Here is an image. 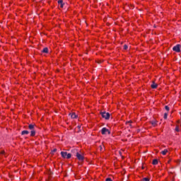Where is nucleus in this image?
<instances>
[{
  "instance_id": "f257e3e1",
  "label": "nucleus",
  "mask_w": 181,
  "mask_h": 181,
  "mask_svg": "<svg viewBox=\"0 0 181 181\" xmlns=\"http://www.w3.org/2000/svg\"><path fill=\"white\" fill-rule=\"evenodd\" d=\"M61 155L64 159H70V158H71V154L68 153L66 151L61 152Z\"/></svg>"
},
{
  "instance_id": "f03ea898",
  "label": "nucleus",
  "mask_w": 181,
  "mask_h": 181,
  "mask_svg": "<svg viewBox=\"0 0 181 181\" xmlns=\"http://www.w3.org/2000/svg\"><path fill=\"white\" fill-rule=\"evenodd\" d=\"M100 114L103 118H105V119H110V115L109 112H102Z\"/></svg>"
},
{
  "instance_id": "7ed1b4c3",
  "label": "nucleus",
  "mask_w": 181,
  "mask_h": 181,
  "mask_svg": "<svg viewBox=\"0 0 181 181\" xmlns=\"http://www.w3.org/2000/svg\"><path fill=\"white\" fill-rule=\"evenodd\" d=\"M180 48H181V45H177L173 47V52H176L177 53H180Z\"/></svg>"
},
{
  "instance_id": "20e7f679",
  "label": "nucleus",
  "mask_w": 181,
  "mask_h": 181,
  "mask_svg": "<svg viewBox=\"0 0 181 181\" xmlns=\"http://www.w3.org/2000/svg\"><path fill=\"white\" fill-rule=\"evenodd\" d=\"M101 134L102 135H106V134H108V135H110V134H111V132H110L108 129L103 127L101 130Z\"/></svg>"
},
{
  "instance_id": "39448f33",
  "label": "nucleus",
  "mask_w": 181,
  "mask_h": 181,
  "mask_svg": "<svg viewBox=\"0 0 181 181\" xmlns=\"http://www.w3.org/2000/svg\"><path fill=\"white\" fill-rule=\"evenodd\" d=\"M76 157L78 158V159H84V153H83V151H78L76 153Z\"/></svg>"
},
{
  "instance_id": "423d86ee",
  "label": "nucleus",
  "mask_w": 181,
  "mask_h": 181,
  "mask_svg": "<svg viewBox=\"0 0 181 181\" xmlns=\"http://www.w3.org/2000/svg\"><path fill=\"white\" fill-rule=\"evenodd\" d=\"M168 153H169V150L166 148V149L160 152V154L165 156V155H166Z\"/></svg>"
},
{
  "instance_id": "0eeeda50",
  "label": "nucleus",
  "mask_w": 181,
  "mask_h": 181,
  "mask_svg": "<svg viewBox=\"0 0 181 181\" xmlns=\"http://www.w3.org/2000/svg\"><path fill=\"white\" fill-rule=\"evenodd\" d=\"M151 124L153 125V127H156V125H158V121L153 120L151 122Z\"/></svg>"
},
{
  "instance_id": "6e6552de",
  "label": "nucleus",
  "mask_w": 181,
  "mask_h": 181,
  "mask_svg": "<svg viewBox=\"0 0 181 181\" xmlns=\"http://www.w3.org/2000/svg\"><path fill=\"white\" fill-rule=\"evenodd\" d=\"M158 163H159V160L158 159H153L152 164L156 165Z\"/></svg>"
},
{
  "instance_id": "1a4fd4ad",
  "label": "nucleus",
  "mask_w": 181,
  "mask_h": 181,
  "mask_svg": "<svg viewBox=\"0 0 181 181\" xmlns=\"http://www.w3.org/2000/svg\"><path fill=\"white\" fill-rule=\"evenodd\" d=\"M28 128H29V129H30V131H33V130H35V125L29 124Z\"/></svg>"
},
{
  "instance_id": "9d476101",
  "label": "nucleus",
  "mask_w": 181,
  "mask_h": 181,
  "mask_svg": "<svg viewBox=\"0 0 181 181\" xmlns=\"http://www.w3.org/2000/svg\"><path fill=\"white\" fill-rule=\"evenodd\" d=\"M58 4L60 6V8H63L64 6L63 0H59Z\"/></svg>"
},
{
  "instance_id": "9b49d317",
  "label": "nucleus",
  "mask_w": 181,
  "mask_h": 181,
  "mask_svg": "<svg viewBox=\"0 0 181 181\" xmlns=\"http://www.w3.org/2000/svg\"><path fill=\"white\" fill-rule=\"evenodd\" d=\"M158 88V84H156L155 82H153L151 84V88Z\"/></svg>"
},
{
  "instance_id": "f8f14e48",
  "label": "nucleus",
  "mask_w": 181,
  "mask_h": 181,
  "mask_svg": "<svg viewBox=\"0 0 181 181\" xmlns=\"http://www.w3.org/2000/svg\"><path fill=\"white\" fill-rule=\"evenodd\" d=\"M29 134V131L24 130L21 132V135H28Z\"/></svg>"
},
{
  "instance_id": "ddd939ff",
  "label": "nucleus",
  "mask_w": 181,
  "mask_h": 181,
  "mask_svg": "<svg viewBox=\"0 0 181 181\" xmlns=\"http://www.w3.org/2000/svg\"><path fill=\"white\" fill-rule=\"evenodd\" d=\"M35 135H36V131L31 130V132H30V136H35Z\"/></svg>"
},
{
  "instance_id": "4468645a",
  "label": "nucleus",
  "mask_w": 181,
  "mask_h": 181,
  "mask_svg": "<svg viewBox=\"0 0 181 181\" xmlns=\"http://www.w3.org/2000/svg\"><path fill=\"white\" fill-rule=\"evenodd\" d=\"M70 115H71V117L73 118V119L77 118V116L76 115V113H71V114H70Z\"/></svg>"
},
{
  "instance_id": "2eb2a0df",
  "label": "nucleus",
  "mask_w": 181,
  "mask_h": 181,
  "mask_svg": "<svg viewBox=\"0 0 181 181\" xmlns=\"http://www.w3.org/2000/svg\"><path fill=\"white\" fill-rule=\"evenodd\" d=\"M48 52H49V49L47 47L44 48L42 50L43 53H47Z\"/></svg>"
},
{
  "instance_id": "dca6fc26",
  "label": "nucleus",
  "mask_w": 181,
  "mask_h": 181,
  "mask_svg": "<svg viewBox=\"0 0 181 181\" xmlns=\"http://www.w3.org/2000/svg\"><path fill=\"white\" fill-rule=\"evenodd\" d=\"M0 155H5V151L0 150Z\"/></svg>"
},
{
  "instance_id": "f3484780",
  "label": "nucleus",
  "mask_w": 181,
  "mask_h": 181,
  "mask_svg": "<svg viewBox=\"0 0 181 181\" xmlns=\"http://www.w3.org/2000/svg\"><path fill=\"white\" fill-rule=\"evenodd\" d=\"M168 119V113H165L164 114V119Z\"/></svg>"
},
{
  "instance_id": "a211bd4d",
  "label": "nucleus",
  "mask_w": 181,
  "mask_h": 181,
  "mask_svg": "<svg viewBox=\"0 0 181 181\" xmlns=\"http://www.w3.org/2000/svg\"><path fill=\"white\" fill-rule=\"evenodd\" d=\"M127 49H128V45H124V50H127Z\"/></svg>"
},
{
  "instance_id": "6ab92c4d",
  "label": "nucleus",
  "mask_w": 181,
  "mask_h": 181,
  "mask_svg": "<svg viewBox=\"0 0 181 181\" xmlns=\"http://www.w3.org/2000/svg\"><path fill=\"white\" fill-rule=\"evenodd\" d=\"M175 131H176L177 132H179V126H177V127H175Z\"/></svg>"
},
{
  "instance_id": "aec40b11",
  "label": "nucleus",
  "mask_w": 181,
  "mask_h": 181,
  "mask_svg": "<svg viewBox=\"0 0 181 181\" xmlns=\"http://www.w3.org/2000/svg\"><path fill=\"white\" fill-rule=\"evenodd\" d=\"M143 181H149V179H148V178L145 177V178H143Z\"/></svg>"
},
{
  "instance_id": "412c9836",
  "label": "nucleus",
  "mask_w": 181,
  "mask_h": 181,
  "mask_svg": "<svg viewBox=\"0 0 181 181\" xmlns=\"http://www.w3.org/2000/svg\"><path fill=\"white\" fill-rule=\"evenodd\" d=\"M83 160V159H79L78 164L82 163Z\"/></svg>"
},
{
  "instance_id": "4be33fe9",
  "label": "nucleus",
  "mask_w": 181,
  "mask_h": 181,
  "mask_svg": "<svg viewBox=\"0 0 181 181\" xmlns=\"http://www.w3.org/2000/svg\"><path fill=\"white\" fill-rule=\"evenodd\" d=\"M165 109L166 110V111H169V107H168V106H165Z\"/></svg>"
},
{
  "instance_id": "5701e85b",
  "label": "nucleus",
  "mask_w": 181,
  "mask_h": 181,
  "mask_svg": "<svg viewBox=\"0 0 181 181\" xmlns=\"http://www.w3.org/2000/svg\"><path fill=\"white\" fill-rule=\"evenodd\" d=\"M175 162L177 163H178V164H180V160H175Z\"/></svg>"
},
{
  "instance_id": "b1692460",
  "label": "nucleus",
  "mask_w": 181,
  "mask_h": 181,
  "mask_svg": "<svg viewBox=\"0 0 181 181\" xmlns=\"http://www.w3.org/2000/svg\"><path fill=\"white\" fill-rule=\"evenodd\" d=\"M106 181H112V180H111V178L108 177L106 179Z\"/></svg>"
},
{
  "instance_id": "393cba45",
  "label": "nucleus",
  "mask_w": 181,
  "mask_h": 181,
  "mask_svg": "<svg viewBox=\"0 0 181 181\" xmlns=\"http://www.w3.org/2000/svg\"><path fill=\"white\" fill-rule=\"evenodd\" d=\"M52 152H54H54H57V148H54L53 151H52Z\"/></svg>"
},
{
  "instance_id": "a878e982",
  "label": "nucleus",
  "mask_w": 181,
  "mask_h": 181,
  "mask_svg": "<svg viewBox=\"0 0 181 181\" xmlns=\"http://www.w3.org/2000/svg\"><path fill=\"white\" fill-rule=\"evenodd\" d=\"M170 163V161H168V163Z\"/></svg>"
}]
</instances>
